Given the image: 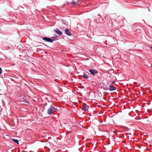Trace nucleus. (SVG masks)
<instances>
[{
    "label": "nucleus",
    "mask_w": 152,
    "mask_h": 152,
    "mask_svg": "<svg viewBox=\"0 0 152 152\" xmlns=\"http://www.w3.org/2000/svg\"><path fill=\"white\" fill-rule=\"evenodd\" d=\"M56 109L52 105H51L50 107L48 110L47 113L48 114H50L53 112L56 111Z\"/></svg>",
    "instance_id": "obj_1"
},
{
    "label": "nucleus",
    "mask_w": 152,
    "mask_h": 152,
    "mask_svg": "<svg viewBox=\"0 0 152 152\" xmlns=\"http://www.w3.org/2000/svg\"><path fill=\"white\" fill-rule=\"evenodd\" d=\"M89 71L93 75H94L98 73V72L97 70L93 69H89Z\"/></svg>",
    "instance_id": "obj_2"
},
{
    "label": "nucleus",
    "mask_w": 152,
    "mask_h": 152,
    "mask_svg": "<svg viewBox=\"0 0 152 152\" xmlns=\"http://www.w3.org/2000/svg\"><path fill=\"white\" fill-rule=\"evenodd\" d=\"M42 39L45 41L50 42L52 43L53 41V40L52 39L46 37H43L42 38Z\"/></svg>",
    "instance_id": "obj_3"
},
{
    "label": "nucleus",
    "mask_w": 152,
    "mask_h": 152,
    "mask_svg": "<svg viewBox=\"0 0 152 152\" xmlns=\"http://www.w3.org/2000/svg\"><path fill=\"white\" fill-rule=\"evenodd\" d=\"M115 88L112 85H110L109 86V90L110 91H113L116 90Z\"/></svg>",
    "instance_id": "obj_4"
},
{
    "label": "nucleus",
    "mask_w": 152,
    "mask_h": 152,
    "mask_svg": "<svg viewBox=\"0 0 152 152\" xmlns=\"http://www.w3.org/2000/svg\"><path fill=\"white\" fill-rule=\"evenodd\" d=\"M54 31L56 32L57 34H58L61 35L62 34V32L59 30L58 28H57L54 30Z\"/></svg>",
    "instance_id": "obj_5"
},
{
    "label": "nucleus",
    "mask_w": 152,
    "mask_h": 152,
    "mask_svg": "<svg viewBox=\"0 0 152 152\" xmlns=\"http://www.w3.org/2000/svg\"><path fill=\"white\" fill-rule=\"evenodd\" d=\"M65 32L66 34L69 36H71L72 35L71 33L68 29H65Z\"/></svg>",
    "instance_id": "obj_6"
},
{
    "label": "nucleus",
    "mask_w": 152,
    "mask_h": 152,
    "mask_svg": "<svg viewBox=\"0 0 152 152\" xmlns=\"http://www.w3.org/2000/svg\"><path fill=\"white\" fill-rule=\"evenodd\" d=\"M86 107L87 105L86 104H84L83 106V107L82 108V110L85 111H87V109L86 108Z\"/></svg>",
    "instance_id": "obj_7"
},
{
    "label": "nucleus",
    "mask_w": 152,
    "mask_h": 152,
    "mask_svg": "<svg viewBox=\"0 0 152 152\" xmlns=\"http://www.w3.org/2000/svg\"><path fill=\"white\" fill-rule=\"evenodd\" d=\"M83 76L84 78L86 79H88L89 78V77L88 76V75L86 73H84Z\"/></svg>",
    "instance_id": "obj_8"
},
{
    "label": "nucleus",
    "mask_w": 152,
    "mask_h": 152,
    "mask_svg": "<svg viewBox=\"0 0 152 152\" xmlns=\"http://www.w3.org/2000/svg\"><path fill=\"white\" fill-rule=\"evenodd\" d=\"M12 140L15 143H16L18 144H19V142H18V141L17 140L13 139H12Z\"/></svg>",
    "instance_id": "obj_9"
},
{
    "label": "nucleus",
    "mask_w": 152,
    "mask_h": 152,
    "mask_svg": "<svg viewBox=\"0 0 152 152\" xmlns=\"http://www.w3.org/2000/svg\"><path fill=\"white\" fill-rule=\"evenodd\" d=\"M71 4H75L76 5L77 4V3L75 2H72L71 3Z\"/></svg>",
    "instance_id": "obj_10"
},
{
    "label": "nucleus",
    "mask_w": 152,
    "mask_h": 152,
    "mask_svg": "<svg viewBox=\"0 0 152 152\" xmlns=\"http://www.w3.org/2000/svg\"><path fill=\"white\" fill-rule=\"evenodd\" d=\"M2 69L0 67V74H1L2 73Z\"/></svg>",
    "instance_id": "obj_11"
},
{
    "label": "nucleus",
    "mask_w": 152,
    "mask_h": 152,
    "mask_svg": "<svg viewBox=\"0 0 152 152\" xmlns=\"http://www.w3.org/2000/svg\"><path fill=\"white\" fill-rule=\"evenodd\" d=\"M43 105H44V106H46V105H47V103H46V102H45V103Z\"/></svg>",
    "instance_id": "obj_12"
},
{
    "label": "nucleus",
    "mask_w": 152,
    "mask_h": 152,
    "mask_svg": "<svg viewBox=\"0 0 152 152\" xmlns=\"http://www.w3.org/2000/svg\"><path fill=\"white\" fill-rule=\"evenodd\" d=\"M151 49H152V47H151Z\"/></svg>",
    "instance_id": "obj_13"
}]
</instances>
